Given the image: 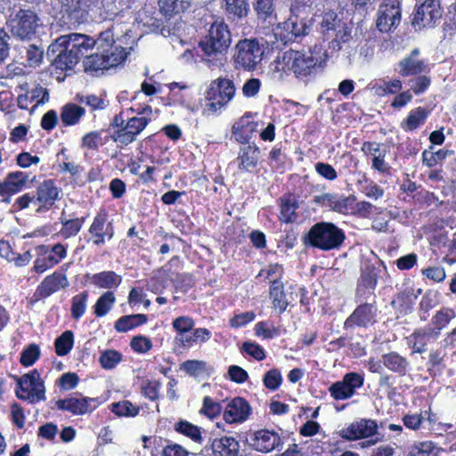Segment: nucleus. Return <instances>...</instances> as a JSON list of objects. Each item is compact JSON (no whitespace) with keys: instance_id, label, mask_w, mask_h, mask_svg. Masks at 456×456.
I'll return each instance as SVG.
<instances>
[{"instance_id":"f257e3e1","label":"nucleus","mask_w":456,"mask_h":456,"mask_svg":"<svg viewBox=\"0 0 456 456\" xmlns=\"http://www.w3.org/2000/svg\"><path fill=\"white\" fill-rule=\"evenodd\" d=\"M94 38L84 34L61 36L48 46L46 56L56 69L70 70L94 46Z\"/></svg>"},{"instance_id":"f03ea898","label":"nucleus","mask_w":456,"mask_h":456,"mask_svg":"<svg viewBox=\"0 0 456 456\" xmlns=\"http://www.w3.org/2000/svg\"><path fill=\"white\" fill-rule=\"evenodd\" d=\"M206 35L201 39V62L209 67H221L232 43L228 26L219 20L207 21Z\"/></svg>"},{"instance_id":"7ed1b4c3","label":"nucleus","mask_w":456,"mask_h":456,"mask_svg":"<svg viewBox=\"0 0 456 456\" xmlns=\"http://www.w3.org/2000/svg\"><path fill=\"white\" fill-rule=\"evenodd\" d=\"M6 26L12 36L21 41L38 38L45 28L43 20L37 12L17 5L8 8Z\"/></svg>"},{"instance_id":"20e7f679","label":"nucleus","mask_w":456,"mask_h":456,"mask_svg":"<svg viewBox=\"0 0 456 456\" xmlns=\"http://www.w3.org/2000/svg\"><path fill=\"white\" fill-rule=\"evenodd\" d=\"M236 86L232 80L218 77L211 81L205 93V107L202 114L212 116L221 110L234 98Z\"/></svg>"},{"instance_id":"39448f33","label":"nucleus","mask_w":456,"mask_h":456,"mask_svg":"<svg viewBox=\"0 0 456 456\" xmlns=\"http://www.w3.org/2000/svg\"><path fill=\"white\" fill-rule=\"evenodd\" d=\"M346 239L342 229L333 223L320 222L314 224L305 237V243L324 251L339 248Z\"/></svg>"},{"instance_id":"423d86ee","label":"nucleus","mask_w":456,"mask_h":456,"mask_svg":"<svg viewBox=\"0 0 456 456\" xmlns=\"http://www.w3.org/2000/svg\"><path fill=\"white\" fill-rule=\"evenodd\" d=\"M305 14V7L292 5L289 18L279 23L273 30L276 40L287 45L306 36L309 26Z\"/></svg>"},{"instance_id":"0eeeda50","label":"nucleus","mask_w":456,"mask_h":456,"mask_svg":"<svg viewBox=\"0 0 456 456\" xmlns=\"http://www.w3.org/2000/svg\"><path fill=\"white\" fill-rule=\"evenodd\" d=\"M379 427L376 420L360 419L339 430L338 435L347 441L366 439L360 444L362 448H368L383 440L384 436L379 433Z\"/></svg>"},{"instance_id":"6e6552de","label":"nucleus","mask_w":456,"mask_h":456,"mask_svg":"<svg viewBox=\"0 0 456 456\" xmlns=\"http://www.w3.org/2000/svg\"><path fill=\"white\" fill-rule=\"evenodd\" d=\"M233 61L236 69L254 71L260 65L265 53L264 45L256 38L240 40L234 47Z\"/></svg>"},{"instance_id":"1a4fd4ad","label":"nucleus","mask_w":456,"mask_h":456,"mask_svg":"<svg viewBox=\"0 0 456 456\" xmlns=\"http://www.w3.org/2000/svg\"><path fill=\"white\" fill-rule=\"evenodd\" d=\"M85 56V71L98 72L123 62L126 58V52L121 46H110V48H103L101 52Z\"/></svg>"},{"instance_id":"9d476101","label":"nucleus","mask_w":456,"mask_h":456,"mask_svg":"<svg viewBox=\"0 0 456 456\" xmlns=\"http://www.w3.org/2000/svg\"><path fill=\"white\" fill-rule=\"evenodd\" d=\"M17 396L21 400H27L31 403L45 399L44 381L40 379L37 370L22 375L18 379Z\"/></svg>"},{"instance_id":"9b49d317","label":"nucleus","mask_w":456,"mask_h":456,"mask_svg":"<svg viewBox=\"0 0 456 456\" xmlns=\"http://www.w3.org/2000/svg\"><path fill=\"white\" fill-rule=\"evenodd\" d=\"M443 15L438 0H425L416 9L411 20V26L415 30L436 27Z\"/></svg>"},{"instance_id":"f8f14e48","label":"nucleus","mask_w":456,"mask_h":456,"mask_svg":"<svg viewBox=\"0 0 456 456\" xmlns=\"http://www.w3.org/2000/svg\"><path fill=\"white\" fill-rule=\"evenodd\" d=\"M402 6L400 0H382L378 10L376 27L382 32H388L400 25Z\"/></svg>"},{"instance_id":"ddd939ff","label":"nucleus","mask_w":456,"mask_h":456,"mask_svg":"<svg viewBox=\"0 0 456 456\" xmlns=\"http://www.w3.org/2000/svg\"><path fill=\"white\" fill-rule=\"evenodd\" d=\"M280 62L291 69L297 77L309 75L317 64L311 53L289 50L283 53Z\"/></svg>"},{"instance_id":"4468645a","label":"nucleus","mask_w":456,"mask_h":456,"mask_svg":"<svg viewBox=\"0 0 456 456\" xmlns=\"http://www.w3.org/2000/svg\"><path fill=\"white\" fill-rule=\"evenodd\" d=\"M364 378L357 372L346 373L342 380L330 385L329 392L331 397L337 401H344L354 395L357 388L363 386Z\"/></svg>"},{"instance_id":"2eb2a0df","label":"nucleus","mask_w":456,"mask_h":456,"mask_svg":"<svg viewBox=\"0 0 456 456\" xmlns=\"http://www.w3.org/2000/svg\"><path fill=\"white\" fill-rule=\"evenodd\" d=\"M60 3L66 23L78 25L87 21L93 0H60Z\"/></svg>"},{"instance_id":"dca6fc26","label":"nucleus","mask_w":456,"mask_h":456,"mask_svg":"<svg viewBox=\"0 0 456 456\" xmlns=\"http://www.w3.org/2000/svg\"><path fill=\"white\" fill-rule=\"evenodd\" d=\"M69 286L67 276L61 273H53L51 275L46 276L43 281L37 287L34 297L37 299L45 298L60 289H64Z\"/></svg>"},{"instance_id":"f3484780","label":"nucleus","mask_w":456,"mask_h":456,"mask_svg":"<svg viewBox=\"0 0 456 456\" xmlns=\"http://www.w3.org/2000/svg\"><path fill=\"white\" fill-rule=\"evenodd\" d=\"M94 402V398L70 396L58 400L56 406L59 410L68 411L75 415H82L95 409V405H92Z\"/></svg>"},{"instance_id":"a211bd4d","label":"nucleus","mask_w":456,"mask_h":456,"mask_svg":"<svg viewBox=\"0 0 456 456\" xmlns=\"http://www.w3.org/2000/svg\"><path fill=\"white\" fill-rule=\"evenodd\" d=\"M248 444L256 451L269 452L280 446L281 438L277 433L260 430L250 437Z\"/></svg>"},{"instance_id":"6ab92c4d","label":"nucleus","mask_w":456,"mask_h":456,"mask_svg":"<svg viewBox=\"0 0 456 456\" xmlns=\"http://www.w3.org/2000/svg\"><path fill=\"white\" fill-rule=\"evenodd\" d=\"M251 408L248 402L241 398H233L225 407L224 419L227 423L245 421L249 416Z\"/></svg>"},{"instance_id":"aec40b11","label":"nucleus","mask_w":456,"mask_h":456,"mask_svg":"<svg viewBox=\"0 0 456 456\" xmlns=\"http://www.w3.org/2000/svg\"><path fill=\"white\" fill-rule=\"evenodd\" d=\"M260 158V150L255 143H248L240 148L237 160L239 161V169L253 172L257 167Z\"/></svg>"},{"instance_id":"412c9836","label":"nucleus","mask_w":456,"mask_h":456,"mask_svg":"<svg viewBox=\"0 0 456 456\" xmlns=\"http://www.w3.org/2000/svg\"><path fill=\"white\" fill-rule=\"evenodd\" d=\"M377 308L375 303H361L360 305L346 319L345 325L350 327L354 324L357 326H366L372 322L376 315Z\"/></svg>"},{"instance_id":"4be33fe9","label":"nucleus","mask_w":456,"mask_h":456,"mask_svg":"<svg viewBox=\"0 0 456 456\" xmlns=\"http://www.w3.org/2000/svg\"><path fill=\"white\" fill-rule=\"evenodd\" d=\"M59 190L53 180L44 181L37 189L36 201L40 203L37 212H41L44 208L49 209L57 199Z\"/></svg>"},{"instance_id":"5701e85b","label":"nucleus","mask_w":456,"mask_h":456,"mask_svg":"<svg viewBox=\"0 0 456 456\" xmlns=\"http://www.w3.org/2000/svg\"><path fill=\"white\" fill-rule=\"evenodd\" d=\"M412 348L415 353L422 354L428 350V344L436 341L439 332L433 328H425L416 330L413 335Z\"/></svg>"},{"instance_id":"b1692460","label":"nucleus","mask_w":456,"mask_h":456,"mask_svg":"<svg viewBox=\"0 0 456 456\" xmlns=\"http://www.w3.org/2000/svg\"><path fill=\"white\" fill-rule=\"evenodd\" d=\"M298 203L295 198L291 196L281 198L280 205V220L285 224L296 222L298 217L296 213Z\"/></svg>"},{"instance_id":"393cba45","label":"nucleus","mask_w":456,"mask_h":456,"mask_svg":"<svg viewBox=\"0 0 456 456\" xmlns=\"http://www.w3.org/2000/svg\"><path fill=\"white\" fill-rule=\"evenodd\" d=\"M270 296L273 298V304L275 309L283 313L289 302L284 293V286L280 279H274L270 287Z\"/></svg>"},{"instance_id":"a878e982","label":"nucleus","mask_w":456,"mask_h":456,"mask_svg":"<svg viewBox=\"0 0 456 456\" xmlns=\"http://www.w3.org/2000/svg\"><path fill=\"white\" fill-rule=\"evenodd\" d=\"M383 364L390 370L401 376L405 375L409 362L406 358L392 352L382 355Z\"/></svg>"},{"instance_id":"bb28decb","label":"nucleus","mask_w":456,"mask_h":456,"mask_svg":"<svg viewBox=\"0 0 456 456\" xmlns=\"http://www.w3.org/2000/svg\"><path fill=\"white\" fill-rule=\"evenodd\" d=\"M85 113L86 110L83 107L75 103H68L61 108V120L65 126H73L78 123Z\"/></svg>"},{"instance_id":"cd10ccee","label":"nucleus","mask_w":456,"mask_h":456,"mask_svg":"<svg viewBox=\"0 0 456 456\" xmlns=\"http://www.w3.org/2000/svg\"><path fill=\"white\" fill-rule=\"evenodd\" d=\"M148 317L143 314L124 315L115 322V329L118 332H126L139 325L146 323Z\"/></svg>"},{"instance_id":"c85d7f7f","label":"nucleus","mask_w":456,"mask_h":456,"mask_svg":"<svg viewBox=\"0 0 456 456\" xmlns=\"http://www.w3.org/2000/svg\"><path fill=\"white\" fill-rule=\"evenodd\" d=\"M399 73L403 77L417 75L424 71L426 65L423 61L413 59L412 57H405L399 61Z\"/></svg>"},{"instance_id":"c756f323","label":"nucleus","mask_w":456,"mask_h":456,"mask_svg":"<svg viewBox=\"0 0 456 456\" xmlns=\"http://www.w3.org/2000/svg\"><path fill=\"white\" fill-rule=\"evenodd\" d=\"M92 280L93 283L100 288L111 289L117 288L122 278L112 271H107L94 274Z\"/></svg>"},{"instance_id":"7c9ffc66","label":"nucleus","mask_w":456,"mask_h":456,"mask_svg":"<svg viewBox=\"0 0 456 456\" xmlns=\"http://www.w3.org/2000/svg\"><path fill=\"white\" fill-rule=\"evenodd\" d=\"M428 111L422 107H418L414 110H412L407 118L402 122V128L404 130H414L416 129L420 124H422L427 117H428Z\"/></svg>"},{"instance_id":"2f4dec72","label":"nucleus","mask_w":456,"mask_h":456,"mask_svg":"<svg viewBox=\"0 0 456 456\" xmlns=\"http://www.w3.org/2000/svg\"><path fill=\"white\" fill-rule=\"evenodd\" d=\"M74 335L71 330L64 331L54 341L55 353L59 356L67 355L73 347Z\"/></svg>"},{"instance_id":"473e14b6","label":"nucleus","mask_w":456,"mask_h":456,"mask_svg":"<svg viewBox=\"0 0 456 456\" xmlns=\"http://www.w3.org/2000/svg\"><path fill=\"white\" fill-rule=\"evenodd\" d=\"M28 178V174L20 171L12 172L6 176V186L9 194H13L21 190Z\"/></svg>"},{"instance_id":"72a5a7b5","label":"nucleus","mask_w":456,"mask_h":456,"mask_svg":"<svg viewBox=\"0 0 456 456\" xmlns=\"http://www.w3.org/2000/svg\"><path fill=\"white\" fill-rule=\"evenodd\" d=\"M226 11L238 19L248 15L249 7L247 0H225Z\"/></svg>"},{"instance_id":"f704fd0d","label":"nucleus","mask_w":456,"mask_h":456,"mask_svg":"<svg viewBox=\"0 0 456 456\" xmlns=\"http://www.w3.org/2000/svg\"><path fill=\"white\" fill-rule=\"evenodd\" d=\"M103 130L92 131L86 134L82 137L81 146L89 150H97L99 146H102L107 142V137L102 140V134Z\"/></svg>"},{"instance_id":"c9c22d12","label":"nucleus","mask_w":456,"mask_h":456,"mask_svg":"<svg viewBox=\"0 0 456 456\" xmlns=\"http://www.w3.org/2000/svg\"><path fill=\"white\" fill-rule=\"evenodd\" d=\"M115 302V296L111 291H106L101 296L94 305V314L97 316H104L112 307Z\"/></svg>"},{"instance_id":"e433bc0d","label":"nucleus","mask_w":456,"mask_h":456,"mask_svg":"<svg viewBox=\"0 0 456 456\" xmlns=\"http://www.w3.org/2000/svg\"><path fill=\"white\" fill-rule=\"evenodd\" d=\"M456 314L454 310L444 307L439 310L432 319V323L435 325L436 331L440 333L452 319L455 318Z\"/></svg>"},{"instance_id":"4c0bfd02","label":"nucleus","mask_w":456,"mask_h":456,"mask_svg":"<svg viewBox=\"0 0 456 456\" xmlns=\"http://www.w3.org/2000/svg\"><path fill=\"white\" fill-rule=\"evenodd\" d=\"M433 146L428 150H425L422 153L423 163L428 167L436 166L440 161L444 160L448 155L452 154V151L439 150L436 152L432 151Z\"/></svg>"},{"instance_id":"58836bf2","label":"nucleus","mask_w":456,"mask_h":456,"mask_svg":"<svg viewBox=\"0 0 456 456\" xmlns=\"http://www.w3.org/2000/svg\"><path fill=\"white\" fill-rule=\"evenodd\" d=\"M222 409L223 408L217 399H214L210 396H205L203 398L201 414H204L209 419H215L220 415Z\"/></svg>"},{"instance_id":"ea45409f","label":"nucleus","mask_w":456,"mask_h":456,"mask_svg":"<svg viewBox=\"0 0 456 456\" xmlns=\"http://www.w3.org/2000/svg\"><path fill=\"white\" fill-rule=\"evenodd\" d=\"M352 25L342 23L340 28H338L335 38L332 40V48L340 50L341 44L349 42L352 39Z\"/></svg>"},{"instance_id":"a19ab883","label":"nucleus","mask_w":456,"mask_h":456,"mask_svg":"<svg viewBox=\"0 0 456 456\" xmlns=\"http://www.w3.org/2000/svg\"><path fill=\"white\" fill-rule=\"evenodd\" d=\"M379 272L374 266L367 265L362 271L359 282L362 283L367 289H374L378 282Z\"/></svg>"},{"instance_id":"79ce46f5","label":"nucleus","mask_w":456,"mask_h":456,"mask_svg":"<svg viewBox=\"0 0 456 456\" xmlns=\"http://www.w3.org/2000/svg\"><path fill=\"white\" fill-rule=\"evenodd\" d=\"M111 411L118 416L134 417L138 414L139 408L129 401H122L112 403Z\"/></svg>"},{"instance_id":"37998d69","label":"nucleus","mask_w":456,"mask_h":456,"mask_svg":"<svg viewBox=\"0 0 456 456\" xmlns=\"http://www.w3.org/2000/svg\"><path fill=\"white\" fill-rule=\"evenodd\" d=\"M122 354L116 350H106L100 355L99 362L103 369L110 370L121 361Z\"/></svg>"},{"instance_id":"c03bdc74","label":"nucleus","mask_w":456,"mask_h":456,"mask_svg":"<svg viewBox=\"0 0 456 456\" xmlns=\"http://www.w3.org/2000/svg\"><path fill=\"white\" fill-rule=\"evenodd\" d=\"M253 7L259 19L266 20L273 14V0H254Z\"/></svg>"},{"instance_id":"a18cd8bd","label":"nucleus","mask_w":456,"mask_h":456,"mask_svg":"<svg viewBox=\"0 0 456 456\" xmlns=\"http://www.w3.org/2000/svg\"><path fill=\"white\" fill-rule=\"evenodd\" d=\"M342 24L341 20L338 18V15L333 11H328L324 12L321 22L322 30L323 33L335 31L338 28H340Z\"/></svg>"},{"instance_id":"49530a36","label":"nucleus","mask_w":456,"mask_h":456,"mask_svg":"<svg viewBox=\"0 0 456 456\" xmlns=\"http://www.w3.org/2000/svg\"><path fill=\"white\" fill-rule=\"evenodd\" d=\"M175 430L194 441H200V428L186 420H180L175 424Z\"/></svg>"},{"instance_id":"de8ad7c7","label":"nucleus","mask_w":456,"mask_h":456,"mask_svg":"<svg viewBox=\"0 0 456 456\" xmlns=\"http://www.w3.org/2000/svg\"><path fill=\"white\" fill-rule=\"evenodd\" d=\"M87 292L85 291L79 295H76L72 298L71 315L74 319H79L85 313L86 308Z\"/></svg>"},{"instance_id":"09e8293b","label":"nucleus","mask_w":456,"mask_h":456,"mask_svg":"<svg viewBox=\"0 0 456 456\" xmlns=\"http://www.w3.org/2000/svg\"><path fill=\"white\" fill-rule=\"evenodd\" d=\"M159 4L161 12L166 16L178 13L186 8L183 4V1L179 2V0H159Z\"/></svg>"},{"instance_id":"8fccbe9b","label":"nucleus","mask_w":456,"mask_h":456,"mask_svg":"<svg viewBox=\"0 0 456 456\" xmlns=\"http://www.w3.org/2000/svg\"><path fill=\"white\" fill-rule=\"evenodd\" d=\"M281 381L282 377L281 371L277 369L268 370L263 378L265 387L273 391H275L280 387Z\"/></svg>"},{"instance_id":"3c124183","label":"nucleus","mask_w":456,"mask_h":456,"mask_svg":"<svg viewBox=\"0 0 456 456\" xmlns=\"http://www.w3.org/2000/svg\"><path fill=\"white\" fill-rule=\"evenodd\" d=\"M40 350L37 345L31 344L20 354V363L23 366H31L39 357Z\"/></svg>"},{"instance_id":"603ef678","label":"nucleus","mask_w":456,"mask_h":456,"mask_svg":"<svg viewBox=\"0 0 456 456\" xmlns=\"http://www.w3.org/2000/svg\"><path fill=\"white\" fill-rule=\"evenodd\" d=\"M76 99L80 103H85L86 105L91 107L93 110H104L107 107V104H106L104 99L102 97H99L95 94H88V95L77 94Z\"/></svg>"},{"instance_id":"864d4df0","label":"nucleus","mask_w":456,"mask_h":456,"mask_svg":"<svg viewBox=\"0 0 456 456\" xmlns=\"http://www.w3.org/2000/svg\"><path fill=\"white\" fill-rule=\"evenodd\" d=\"M85 218H75L70 220L62 221L63 228L61 230L62 235L70 237L76 235L81 229Z\"/></svg>"},{"instance_id":"5fc2aeb1","label":"nucleus","mask_w":456,"mask_h":456,"mask_svg":"<svg viewBox=\"0 0 456 456\" xmlns=\"http://www.w3.org/2000/svg\"><path fill=\"white\" fill-rule=\"evenodd\" d=\"M374 289H367L362 283L359 282L356 288L355 298L359 303H375Z\"/></svg>"},{"instance_id":"6e6d98bb","label":"nucleus","mask_w":456,"mask_h":456,"mask_svg":"<svg viewBox=\"0 0 456 456\" xmlns=\"http://www.w3.org/2000/svg\"><path fill=\"white\" fill-rule=\"evenodd\" d=\"M110 138L114 142H120L122 145H128L135 140V135H134V133L124 126L111 134Z\"/></svg>"},{"instance_id":"4d7b16f0","label":"nucleus","mask_w":456,"mask_h":456,"mask_svg":"<svg viewBox=\"0 0 456 456\" xmlns=\"http://www.w3.org/2000/svg\"><path fill=\"white\" fill-rule=\"evenodd\" d=\"M149 120L150 119L147 118L146 117H142V118L134 117V118H131L128 119L125 127H126L129 131L134 133V135H136V134H140L146 127V126L149 123Z\"/></svg>"},{"instance_id":"13d9d810","label":"nucleus","mask_w":456,"mask_h":456,"mask_svg":"<svg viewBox=\"0 0 456 456\" xmlns=\"http://www.w3.org/2000/svg\"><path fill=\"white\" fill-rule=\"evenodd\" d=\"M130 346L135 352L146 353L152 347V343L148 338L136 336L131 340Z\"/></svg>"},{"instance_id":"bf43d9fd","label":"nucleus","mask_w":456,"mask_h":456,"mask_svg":"<svg viewBox=\"0 0 456 456\" xmlns=\"http://www.w3.org/2000/svg\"><path fill=\"white\" fill-rule=\"evenodd\" d=\"M261 87V81L258 78L248 79L242 86V94L245 97L250 98L256 96Z\"/></svg>"},{"instance_id":"052dcab7","label":"nucleus","mask_w":456,"mask_h":456,"mask_svg":"<svg viewBox=\"0 0 456 456\" xmlns=\"http://www.w3.org/2000/svg\"><path fill=\"white\" fill-rule=\"evenodd\" d=\"M435 446L431 442H423L413 445L409 456H428L434 450Z\"/></svg>"},{"instance_id":"680f3d73","label":"nucleus","mask_w":456,"mask_h":456,"mask_svg":"<svg viewBox=\"0 0 456 456\" xmlns=\"http://www.w3.org/2000/svg\"><path fill=\"white\" fill-rule=\"evenodd\" d=\"M314 167L316 172L325 179L333 181L338 177L336 170L330 164L318 162Z\"/></svg>"},{"instance_id":"e2e57ef3","label":"nucleus","mask_w":456,"mask_h":456,"mask_svg":"<svg viewBox=\"0 0 456 456\" xmlns=\"http://www.w3.org/2000/svg\"><path fill=\"white\" fill-rule=\"evenodd\" d=\"M242 349L250 356L257 361H261L265 357L264 349L257 344L251 342H245L242 345Z\"/></svg>"},{"instance_id":"0e129e2a","label":"nucleus","mask_w":456,"mask_h":456,"mask_svg":"<svg viewBox=\"0 0 456 456\" xmlns=\"http://www.w3.org/2000/svg\"><path fill=\"white\" fill-rule=\"evenodd\" d=\"M422 273L427 278H428L434 281H436V282L443 281L446 276L444 269L440 266L428 267V268L422 270Z\"/></svg>"},{"instance_id":"69168bd1","label":"nucleus","mask_w":456,"mask_h":456,"mask_svg":"<svg viewBox=\"0 0 456 456\" xmlns=\"http://www.w3.org/2000/svg\"><path fill=\"white\" fill-rule=\"evenodd\" d=\"M159 382L147 380L142 386V394L151 400H156L159 397Z\"/></svg>"},{"instance_id":"338daca9","label":"nucleus","mask_w":456,"mask_h":456,"mask_svg":"<svg viewBox=\"0 0 456 456\" xmlns=\"http://www.w3.org/2000/svg\"><path fill=\"white\" fill-rule=\"evenodd\" d=\"M228 374L230 379L236 383H243L248 378V372L240 366L232 365L229 367Z\"/></svg>"},{"instance_id":"774afa93","label":"nucleus","mask_w":456,"mask_h":456,"mask_svg":"<svg viewBox=\"0 0 456 456\" xmlns=\"http://www.w3.org/2000/svg\"><path fill=\"white\" fill-rule=\"evenodd\" d=\"M58 122L57 112L53 110H48L41 119V126L46 131L53 129Z\"/></svg>"}]
</instances>
